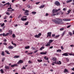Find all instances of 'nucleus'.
<instances>
[{
    "label": "nucleus",
    "instance_id": "f257e3e1",
    "mask_svg": "<svg viewBox=\"0 0 74 74\" xmlns=\"http://www.w3.org/2000/svg\"><path fill=\"white\" fill-rule=\"evenodd\" d=\"M52 21L57 25H62L64 23L62 22V20L60 18H56L55 20H52Z\"/></svg>",
    "mask_w": 74,
    "mask_h": 74
},
{
    "label": "nucleus",
    "instance_id": "f03ea898",
    "mask_svg": "<svg viewBox=\"0 0 74 74\" xmlns=\"http://www.w3.org/2000/svg\"><path fill=\"white\" fill-rule=\"evenodd\" d=\"M60 10V9L59 8L58 10H55V9H53L52 10V13L53 14V13H56V12H57L58 11H59V10Z\"/></svg>",
    "mask_w": 74,
    "mask_h": 74
},
{
    "label": "nucleus",
    "instance_id": "7ed1b4c3",
    "mask_svg": "<svg viewBox=\"0 0 74 74\" xmlns=\"http://www.w3.org/2000/svg\"><path fill=\"white\" fill-rule=\"evenodd\" d=\"M52 60L54 61V62L53 63H54L56 64V62H57V60L56 59V58L55 57H53L52 59Z\"/></svg>",
    "mask_w": 74,
    "mask_h": 74
},
{
    "label": "nucleus",
    "instance_id": "20e7f679",
    "mask_svg": "<svg viewBox=\"0 0 74 74\" xmlns=\"http://www.w3.org/2000/svg\"><path fill=\"white\" fill-rule=\"evenodd\" d=\"M55 5H57V6H59L60 5V3L58 1H56L54 3Z\"/></svg>",
    "mask_w": 74,
    "mask_h": 74
},
{
    "label": "nucleus",
    "instance_id": "39448f33",
    "mask_svg": "<svg viewBox=\"0 0 74 74\" xmlns=\"http://www.w3.org/2000/svg\"><path fill=\"white\" fill-rule=\"evenodd\" d=\"M9 35V33H7L6 34H5V33H3V37H6V36H7Z\"/></svg>",
    "mask_w": 74,
    "mask_h": 74
},
{
    "label": "nucleus",
    "instance_id": "423d86ee",
    "mask_svg": "<svg viewBox=\"0 0 74 74\" xmlns=\"http://www.w3.org/2000/svg\"><path fill=\"white\" fill-rule=\"evenodd\" d=\"M23 63V61L22 60H20L17 63V64H19L20 63Z\"/></svg>",
    "mask_w": 74,
    "mask_h": 74
},
{
    "label": "nucleus",
    "instance_id": "0eeeda50",
    "mask_svg": "<svg viewBox=\"0 0 74 74\" xmlns=\"http://www.w3.org/2000/svg\"><path fill=\"white\" fill-rule=\"evenodd\" d=\"M29 10H26L25 12V14L26 15H29Z\"/></svg>",
    "mask_w": 74,
    "mask_h": 74
},
{
    "label": "nucleus",
    "instance_id": "6e6552de",
    "mask_svg": "<svg viewBox=\"0 0 74 74\" xmlns=\"http://www.w3.org/2000/svg\"><path fill=\"white\" fill-rule=\"evenodd\" d=\"M47 52H40V54L41 55H45L46 54H47Z\"/></svg>",
    "mask_w": 74,
    "mask_h": 74
},
{
    "label": "nucleus",
    "instance_id": "1a4fd4ad",
    "mask_svg": "<svg viewBox=\"0 0 74 74\" xmlns=\"http://www.w3.org/2000/svg\"><path fill=\"white\" fill-rule=\"evenodd\" d=\"M67 53H64L62 54V56H69V55L67 54Z\"/></svg>",
    "mask_w": 74,
    "mask_h": 74
},
{
    "label": "nucleus",
    "instance_id": "9d476101",
    "mask_svg": "<svg viewBox=\"0 0 74 74\" xmlns=\"http://www.w3.org/2000/svg\"><path fill=\"white\" fill-rule=\"evenodd\" d=\"M56 64H62V63L61 62V61H59V62H58V61H57L56 63Z\"/></svg>",
    "mask_w": 74,
    "mask_h": 74
},
{
    "label": "nucleus",
    "instance_id": "9b49d317",
    "mask_svg": "<svg viewBox=\"0 0 74 74\" xmlns=\"http://www.w3.org/2000/svg\"><path fill=\"white\" fill-rule=\"evenodd\" d=\"M21 20H22V21H26V20H27V18H21Z\"/></svg>",
    "mask_w": 74,
    "mask_h": 74
},
{
    "label": "nucleus",
    "instance_id": "f8f14e48",
    "mask_svg": "<svg viewBox=\"0 0 74 74\" xmlns=\"http://www.w3.org/2000/svg\"><path fill=\"white\" fill-rule=\"evenodd\" d=\"M15 66H18V65H17V64H14L13 65H11V67H14Z\"/></svg>",
    "mask_w": 74,
    "mask_h": 74
},
{
    "label": "nucleus",
    "instance_id": "ddd939ff",
    "mask_svg": "<svg viewBox=\"0 0 74 74\" xmlns=\"http://www.w3.org/2000/svg\"><path fill=\"white\" fill-rule=\"evenodd\" d=\"M8 49H13L14 48V47L12 46H9L8 47Z\"/></svg>",
    "mask_w": 74,
    "mask_h": 74
},
{
    "label": "nucleus",
    "instance_id": "4468645a",
    "mask_svg": "<svg viewBox=\"0 0 74 74\" xmlns=\"http://www.w3.org/2000/svg\"><path fill=\"white\" fill-rule=\"evenodd\" d=\"M52 33L51 32H49L47 33V35H49V37H51V34Z\"/></svg>",
    "mask_w": 74,
    "mask_h": 74
},
{
    "label": "nucleus",
    "instance_id": "2eb2a0df",
    "mask_svg": "<svg viewBox=\"0 0 74 74\" xmlns=\"http://www.w3.org/2000/svg\"><path fill=\"white\" fill-rule=\"evenodd\" d=\"M20 56L19 55L15 56L14 57V58H18Z\"/></svg>",
    "mask_w": 74,
    "mask_h": 74
},
{
    "label": "nucleus",
    "instance_id": "dca6fc26",
    "mask_svg": "<svg viewBox=\"0 0 74 74\" xmlns=\"http://www.w3.org/2000/svg\"><path fill=\"white\" fill-rule=\"evenodd\" d=\"M51 44V43H50V42H48L47 43V45H45V46H50V44Z\"/></svg>",
    "mask_w": 74,
    "mask_h": 74
},
{
    "label": "nucleus",
    "instance_id": "f3484780",
    "mask_svg": "<svg viewBox=\"0 0 74 74\" xmlns=\"http://www.w3.org/2000/svg\"><path fill=\"white\" fill-rule=\"evenodd\" d=\"M9 34H12V31L11 30H9Z\"/></svg>",
    "mask_w": 74,
    "mask_h": 74
},
{
    "label": "nucleus",
    "instance_id": "a211bd4d",
    "mask_svg": "<svg viewBox=\"0 0 74 74\" xmlns=\"http://www.w3.org/2000/svg\"><path fill=\"white\" fill-rule=\"evenodd\" d=\"M25 48L26 49H29V48H30V46H27L25 47Z\"/></svg>",
    "mask_w": 74,
    "mask_h": 74
},
{
    "label": "nucleus",
    "instance_id": "6ab92c4d",
    "mask_svg": "<svg viewBox=\"0 0 74 74\" xmlns=\"http://www.w3.org/2000/svg\"><path fill=\"white\" fill-rule=\"evenodd\" d=\"M44 5H43L40 6L39 8H44Z\"/></svg>",
    "mask_w": 74,
    "mask_h": 74
},
{
    "label": "nucleus",
    "instance_id": "aec40b11",
    "mask_svg": "<svg viewBox=\"0 0 74 74\" xmlns=\"http://www.w3.org/2000/svg\"><path fill=\"white\" fill-rule=\"evenodd\" d=\"M37 61H38V62H39V63H40V62H42V60H40L39 59H38Z\"/></svg>",
    "mask_w": 74,
    "mask_h": 74
},
{
    "label": "nucleus",
    "instance_id": "412c9836",
    "mask_svg": "<svg viewBox=\"0 0 74 74\" xmlns=\"http://www.w3.org/2000/svg\"><path fill=\"white\" fill-rule=\"evenodd\" d=\"M36 12H32V14H33L34 15H35V14H36Z\"/></svg>",
    "mask_w": 74,
    "mask_h": 74
},
{
    "label": "nucleus",
    "instance_id": "4be33fe9",
    "mask_svg": "<svg viewBox=\"0 0 74 74\" xmlns=\"http://www.w3.org/2000/svg\"><path fill=\"white\" fill-rule=\"evenodd\" d=\"M72 1V0H69V1H66L67 3H70V2H71Z\"/></svg>",
    "mask_w": 74,
    "mask_h": 74
},
{
    "label": "nucleus",
    "instance_id": "5701e85b",
    "mask_svg": "<svg viewBox=\"0 0 74 74\" xmlns=\"http://www.w3.org/2000/svg\"><path fill=\"white\" fill-rule=\"evenodd\" d=\"M35 38H39V37H39L37 35H35Z\"/></svg>",
    "mask_w": 74,
    "mask_h": 74
},
{
    "label": "nucleus",
    "instance_id": "b1692460",
    "mask_svg": "<svg viewBox=\"0 0 74 74\" xmlns=\"http://www.w3.org/2000/svg\"><path fill=\"white\" fill-rule=\"evenodd\" d=\"M60 36V35H57L55 37H54V38H58V37H59Z\"/></svg>",
    "mask_w": 74,
    "mask_h": 74
},
{
    "label": "nucleus",
    "instance_id": "393cba45",
    "mask_svg": "<svg viewBox=\"0 0 74 74\" xmlns=\"http://www.w3.org/2000/svg\"><path fill=\"white\" fill-rule=\"evenodd\" d=\"M64 73H65V72H67V73L68 72V70H67V69H64Z\"/></svg>",
    "mask_w": 74,
    "mask_h": 74
},
{
    "label": "nucleus",
    "instance_id": "a878e982",
    "mask_svg": "<svg viewBox=\"0 0 74 74\" xmlns=\"http://www.w3.org/2000/svg\"><path fill=\"white\" fill-rule=\"evenodd\" d=\"M59 13V14H64V13L62 12V11H60Z\"/></svg>",
    "mask_w": 74,
    "mask_h": 74
},
{
    "label": "nucleus",
    "instance_id": "bb28decb",
    "mask_svg": "<svg viewBox=\"0 0 74 74\" xmlns=\"http://www.w3.org/2000/svg\"><path fill=\"white\" fill-rule=\"evenodd\" d=\"M70 11H71V10H69L68 11V13H66V14L67 15L68 14H70Z\"/></svg>",
    "mask_w": 74,
    "mask_h": 74
},
{
    "label": "nucleus",
    "instance_id": "cd10ccee",
    "mask_svg": "<svg viewBox=\"0 0 74 74\" xmlns=\"http://www.w3.org/2000/svg\"><path fill=\"white\" fill-rule=\"evenodd\" d=\"M0 71H1V73H4V71H3V69H1L0 70Z\"/></svg>",
    "mask_w": 74,
    "mask_h": 74
},
{
    "label": "nucleus",
    "instance_id": "c85d7f7f",
    "mask_svg": "<svg viewBox=\"0 0 74 74\" xmlns=\"http://www.w3.org/2000/svg\"><path fill=\"white\" fill-rule=\"evenodd\" d=\"M1 55L2 56H4V51H2Z\"/></svg>",
    "mask_w": 74,
    "mask_h": 74
},
{
    "label": "nucleus",
    "instance_id": "c756f323",
    "mask_svg": "<svg viewBox=\"0 0 74 74\" xmlns=\"http://www.w3.org/2000/svg\"><path fill=\"white\" fill-rule=\"evenodd\" d=\"M62 51L60 49H58L57 50V52H60Z\"/></svg>",
    "mask_w": 74,
    "mask_h": 74
},
{
    "label": "nucleus",
    "instance_id": "7c9ffc66",
    "mask_svg": "<svg viewBox=\"0 0 74 74\" xmlns=\"http://www.w3.org/2000/svg\"><path fill=\"white\" fill-rule=\"evenodd\" d=\"M53 40H49V42H50L51 43V42H53Z\"/></svg>",
    "mask_w": 74,
    "mask_h": 74
},
{
    "label": "nucleus",
    "instance_id": "2f4dec72",
    "mask_svg": "<svg viewBox=\"0 0 74 74\" xmlns=\"http://www.w3.org/2000/svg\"><path fill=\"white\" fill-rule=\"evenodd\" d=\"M5 68L6 69H9V66H5Z\"/></svg>",
    "mask_w": 74,
    "mask_h": 74
},
{
    "label": "nucleus",
    "instance_id": "473e14b6",
    "mask_svg": "<svg viewBox=\"0 0 74 74\" xmlns=\"http://www.w3.org/2000/svg\"><path fill=\"white\" fill-rule=\"evenodd\" d=\"M44 47L43 46L41 48H40V50H42V49H44Z\"/></svg>",
    "mask_w": 74,
    "mask_h": 74
},
{
    "label": "nucleus",
    "instance_id": "72a5a7b5",
    "mask_svg": "<svg viewBox=\"0 0 74 74\" xmlns=\"http://www.w3.org/2000/svg\"><path fill=\"white\" fill-rule=\"evenodd\" d=\"M64 34H65V31H64L63 32L62 34V36H64Z\"/></svg>",
    "mask_w": 74,
    "mask_h": 74
},
{
    "label": "nucleus",
    "instance_id": "f704fd0d",
    "mask_svg": "<svg viewBox=\"0 0 74 74\" xmlns=\"http://www.w3.org/2000/svg\"><path fill=\"white\" fill-rule=\"evenodd\" d=\"M3 6V4L1 3H0V8H1Z\"/></svg>",
    "mask_w": 74,
    "mask_h": 74
},
{
    "label": "nucleus",
    "instance_id": "c9c22d12",
    "mask_svg": "<svg viewBox=\"0 0 74 74\" xmlns=\"http://www.w3.org/2000/svg\"><path fill=\"white\" fill-rule=\"evenodd\" d=\"M69 34H70V35L71 36H72L73 35V34H72V33H71L70 32L69 33Z\"/></svg>",
    "mask_w": 74,
    "mask_h": 74
},
{
    "label": "nucleus",
    "instance_id": "e433bc0d",
    "mask_svg": "<svg viewBox=\"0 0 74 74\" xmlns=\"http://www.w3.org/2000/svg\"><path fill=\"white\" fill-rule=\"evenodd\" d=\"M5 58H3L2 59V62H3L5 60Z\"/></svg>",
    "mask_w": 74,
    "mask_h": 74
},
{
    "label": "nucleus",
    "instance_id": "4c0bfd02",
    "mask_svg": "<svg viewBox=\"0 0 74 74\" xmlns=\"http://www.w3.org/2000/svg\"><path fill=\"white\" fill-rule=\"evenodd\" d=\"M4 23H3V24H2L1 25V27H3V26H4Z\"/></svg>",
    "mask_w": 74,
    "mask_h": 74
},
{
    "label": "nucleus",
    "instance_id": "58836bf2",
    "mask_svg": "<svg viewBox=\"0 0 74 74\" xmlns=\"http://www.w3.org/2000/svg\"><path fill=\"white\" fill-rule=\"evenodd\" d=\"M28 23H29V21H27V22L25 23V25H27Z\"/></svg>",
    "mask_w": 74,
    "mask_h": 74
},
{
    "label": "nucleus",
    "instance_id": "ea45409f",
    "mask_svg": "<svg viewBox=\"0 0 74 74\" xmlns=\"http://www.w3.org/2000/svg\"><path fill=\"white\" fill-rule=\"evenodd\" d=\"M13 38H15V34H13L12 35Z\"/></svg>",
    "mask_w": 74,
    "mask_h": 74
},
{
    "label": "nucleus",
    "instance_id": "a19ab883",
    "mask_svg": "<svg viewBox=\"0 0 74 74\" xmlns=\"http://www.w3.org/2000/svg\"><path fill=\"white\" fill-rule=\"evenodd\" d=\"M71 21V19L69 18L66 19V21Z\"/></svg>",
    "mask_w": 74,
    "mask_h": 74
},
{
    "label": "nucleus",
    "instance_id": "79ce46f5",
    "mask_svg": "<svg viewBox=\"0 0 74 74\" xmlns=\"http://www.w3.org/2000/svg\"><path fill=\"white\" fill-rule=\"evenodd\" d=\"M21 16H22V15H21V14H20V15L19 16H18V18L19 19V18H21Z\"/></svg>",
    "mask_w": 74,
    "mask_h": 74
},
{
    "label": "nucleus",
    "instance_id": "37998d69",
    "mask_svg": "<svg viewBox=\"0 0 74 74\" xmlns=\"http://www.w3.org/2000/svg\"><path fill=\"white\" fill-rule=\"evenodd\" d=\"M41 36V33H39L38 34V36L39 37H40V36Z\"/></svg>",
    "mask_w": 74,
    "mask_h": 74
},
{
    "label": "nucleus",
    "instance_id": "c03bdc74",
    "mask_svg": "<svg viewBox=\"0 0 74 74\" xmlns=\"http://www.w3.org/2000/svg\"><path fill=\"white\" fill-rule=\"evenodd\" d=\"M6 14H7V15H10V13H8V12H7L6 13Z\"/></svg>",
    "mask_w": 74,
    "mask_h": 74
},
{
    "label": "nucleus",
    "instance_id": "a18cd8bd",
    "mask_svg": "<svg viewBox=\"0 0 74 74\" xmlns=\"http://www.w3.org/2000/svg\"><path fill=\"white\" fill-rule=\"evenodd\" d=\"M5 52H6V53H7V54H9V55H10V53H9V52L8 51H5Z\"/></svg>",
    "mask_w": 74,
    "mask_h": 74
},
{
    "label": "nucleus",
    "instance_id": "49530a36",
    "mask_svg": "<svg viewBox=\"0 0 74 74\" xmlns=\"http://www.w3.org/2000/svg\"><path fill=\"white\" fill-rule=\"evenodd\" d=\"M27 54V55H32V54H33V53L31 52L29 53H28Z\"/></svg>",
    "mask_w": 74,
    "mask_h": 74
},
{
    "label": "nucleus",
    "instance_id": "de8ad7c7",
    "mask_svg": "<svg viewBox=\"0 0 74 74\" xmlns=\"http://www.w3.org/2000/svg\"><path fill=\"white\" fill-rule=\"evenodd\" d=\"M4 19H7V16H5L4 18Z\"/></svg>",
    "mask_w": 74,
    "mask_h": 74
},
{
    "label": "nucleus",
    "instance_id": "09e8293b",
    "mask_svg": "<svg viewBox=\"0 0 74 74\" xmlns=\"http://www.w3.org/2000/svg\"><path fill=\"white\" fill-rule=\"evenodd\" d=\"M64 29V28H61L60 29V30H61V31H62V30H63Z\"/></svg>",
    "mask_w": 74,
    "mask_h": 74
},
{
    "label": "nucleus",
    "instance_id": "8fccbe9b",
    "mask_svg": "<svg viewBox=\"0 0 74 74\" xmlns=\"http://www.w3.org/2000/svg\"><path fill=\"white\" fill-rule=\"evenodd\" d=\"M52 36L53 37H54L55 36V34L52 35Z\"/></svg>",
    "mask_w": 74,
    "mask_h": 74
},
{
    "label": "nucleus",
    "instance_id": "3c124183",
    "mask_svg": "<svg viewBox=\"0 0 74 74\" xmlns=\"http://www.w3.org/2000/svg\"><path fill=\"white\" fill-rule=\"evenodd\" d=\"M27 7L28 8H30V5H27Z\"/></svg>",
    "mask_w": 74,
    "mask_h": 74
},
{
    "label": "nucleus",
    "instance_id": "603ef678",
    "mask_svg": "<svg viewBox=\"0 0 74 74\" xmlns=\"http://www.w3.org/2000/svg\"><path fill=\"white\" fill-rule=\"evenodd\" d=\"M63 20L64 21H67V19L66 18H64L63 19Z\"/></svg>",
    "mask_w": 74,
    "mask_h": 74
},
{
    "label": "nucleus",
    "instance_id": "864d4df0",
    "mask_svg": "<svg viewBox=\"0 0 74 74\" xmlns=\"http://www.w3.org/2000/svg\"><path fill=\"white\" fill-rule=\"evenodd\" d=\"M3 44L4 45H5L6 46V45H7V43H3Z\"/></svg>",
    "mask_w": 74,
    "mask_h": 74
},
{
    "label": "nucleus",
    "instance_id": "5fc2aeb1",
    "mask_svg": "<svg viewBox=\"0 0 74 74\" xmlns=\"http://www.w3.org/2000/svg\"><path fill=\"white\" fill-rule=\"evenodd\" d=\"M10 3H9V2H8V3H6V5H10Z\"/></svg>",
    "mask_w": 74,
    "mask_h": 74
},
{
    "label": "nucleus",
    "instance_id": "6e6d98bb",
    "mask_svg": "<svg viewBox=\"0 0 74 74\" xmlns=\"http://www.w3.org/2000/svg\"><path fill=\"white\" fill-rule=\"evenodd\" d=\"M40 3V2H36V4H39V3Z\"/></svg>",
    "mask_w": 74,
    "mask_h": 74
},
{
    "label": "nucleus",
    "instance_id": "4d7b16f0",
    "mask_svg": "<svg viewBox=\"0 0 74 74\" xmlns=\"http://www.w3.org/2000/svg\"><path fill=\"white\" fill-rule=\"evenodd\" d=\"M28 63H29V64H30V63H32V62H31L30 60H29Z\"/></svg>",
    "mask_w": 74,
    "mask_h": 74
},
{
    "label": "nucleus",
    "instance_id": "13d9d810",
    "mask_svg": "<svg viewBox=\"0 0 74 74\" xmlns=\"http://www.w3.org/2000/svg\"><path fill=\"white\" fill-rule=\"evenodd\" d=\"M12 9V8L10 7L8 8V10H11Z\"/></svg>",
    "mask_w": 74,
    "mask_h": 74
},
{
    "label": "nucleus",
    "instance_id": "bf43d9fd",
    "mask_svg": "<svg viewBox=\"0 0 74 74\" xmlns=\"http://www.w3.org/2000/svg\"><path fill=\"white\" fill-rule=\"evenodd\" d=\"M61 48L62 49H64V48H63V46H61Z\"/></svg>",
    "mask_w": 74,
    "mask_h": 74
},
{
    "label": "nucleus",
    "instance_id": "052dcab7",
    "mask_svg": "<svg viewBox=\"0 0 74 74\" xmlns=\"http://www.w3.org/2000/svg\"><path fill=\"white\" fill-rule=\"evenodd\" d=\"M66 60L67 61L69 62V59H68V58H66Z\"/></svg>",
    "mask_w": 74,
    "mask_h": 74
},
{
    "label": "nucleus",
    "instance_id": "680f3d73",
    "mask_svg": "<svg viewBox=\"0 0 74 74\" xmlns=\"http://www.w3.org/2000/svg\"><path fill=\"white\" fill-rule=\"evenodd\" d=\"M3 41H4V42H7V40L6 39L4 40Z\"/></svg>",
    "mask_w": 74,
    "mask_h": 74
},
{
    "label": "nucleus",
    "instance_id": "e2e57ef3",
    "mask_svg": "<svg viewBox=\"0 0 74 74\" xmlns=\"http://www.w3.org/2000/svg\"><path fill=\"white\" fill-rule=\"evenodd\" d=\"M56 15H59V12H57L56 14Z\"/></svg>",
    "mask_w": 74,
    "mask_h": 74
},
{
    "label": "nucleus",
    "instance_id": "0e129e2a",
    "mask_svg": "<svg viewBox=\"0 0 74 74\" xmlns=\"http://www.w3.org/2000/svg\"><path fill=\"white\" fill-rule=\"evenodd\" d=\"M49 48L50 49H52V48H53V46H51L49 47Z\"/></svg>",
    "mask_w": 74,
    "mask_h": 74
},
{
    "label": "nucleus",
    "instance_id": "69168bd1",
    "mask_svg": "<svg viewBox=\"0 0 74 74\" xmlns=\"http://www.w3.org/2000/svg\"><path fill=\"white\" fill-rule=\"evenodd\" d=\"M49 15L48 13H46V14H45L46 16H48Z\"/></svg>",
    "mask_w": 74,
    "mask_h": 74
},
{
    "label": "nucleus",
    "instance_id": "338daca9",
    "mask_svg": "<svg viewBox=\"0 0 74 74\" xmlns=\"http://www.w3.org/2000/svg\"><path fill=\"white\" fill-rule=\"evenodd\" d=\"M70 26H71V25H69L68 27H67V28H69V27H70Z\"/></svg>",
    "mask_w": 74,
    "mask_h": 74
},
{
    "label": "nucleus",
    "instance_id": "774afa93",
    "mask_svg": "<svg viewBox=\"0 0 74 74\" xmlns=\"http://www.w3.org/2000/svg\"><path fill=\"white\" fill-rule=\"evenodd\" d=\"M71 70H73V71H74V68H72Z\"/></svg>",
    "mask_w": 74,
    "mask_h": 74
}]
</instances>
